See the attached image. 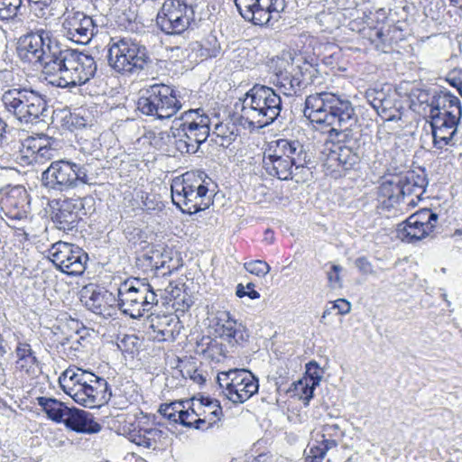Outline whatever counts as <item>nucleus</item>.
<instances>
[{"mask_svg": "<svg viewBox=\"0 0 462 462\" xmlns=\"http://www.w3.org/2000/svg\"><path fill=\"white\" fill-rule=\"evenodd\" d=\"M303 113L312 124L329 127L330 136L334 134L339 142L346 141L358 128V118L352 103L331 92L308 96Z\"/></svg>", "mask_w": 462, "mask_h": 462, "instance_id": "1", "label": "nucleus"}, {"mask_svg": "<svg viewBox=\"0 0 462 462\" xmlns=\"http://www.w3.org/2000/svg\"><path fill=\"white\" fill-rule=\"evenodd\" d=\"M240 106V121L250 129H261L279 116L282 106V98L273 88L255 84L236 105Z\"/></svg>", "mask_w": 462, "mask_h": 462, "instance_id": "2", "label": "nucleus"}, {"mask_svg": "<svg viewBox=\"0 0 462 462\" xmlns=\"http://www.w3.org/2000/svg\"><path fill=\"white\" fill-rule=\"evenodd\" d=\"M48 69L50 83L59 88H70L89 81L96 74L97 63L87 53L60 47Z\"/></svg>", "mask_w": 462, "mask_h": 462, "instance_id": "3", "label": "nucleus"}, {"mask_svg": "<svg viewBox=\"0 0 462 462\" xmlns=\"http://www.w3.org/2000/svg\"><path fill=\"white\" fill-rule=\"evenodd\" d=\"M211 180L204 171H187L172 180L171 199L182 212L189 215L205 210L212 204L208 186Z\"/></svg>", "mask_w": 462, "mask_h": 462, "instance_id": "4", "label": "nucleus"}, {"mask_svg": "<svg viewBox=\"0 0 462 462\" xmlns=\"http://www.w3.org/2000/svg\"><path fill=\"white\" fill-rule=\"evenodd\" d=\"M62 390L79 404L86 402L106 403L111 392L106 379L76 366H69L59 377Z\"/></svg>", "mask_w": 462, "mask_h": 462, "instance_id": "5", "label": "nucleus"}, {"mask_svg": "<svg viewBox=\"0 0 462 462\" xmlns=\"http://www.w3.org/2000/svg\"><path fill=\"white\" fill-rule=\"evenodd\" d=\"M171 132L180 153H195L210 134V118L199 108L189 109L174 119Z\"/></svg>", "mask_w": 462, "mask_h": 462, "instance_id": "6", "label": "nucleus"}, {"mask_svg": "<svg viewBox=\"0 0 462 462\" xmlns=\"http://www.w3.org/2000/svg\"><path fill=\"white\" fill-rule=\"evenodd\" d=\"M42 179L47 188L65 192L81 185L93 184L95 177L89 174L88 165L59 160L51 163L42 172Z\"/></svg>", "mask_w": 462, "mask_h": 462, "instance_id": "7", "label": "nucleus"}, {"mask_svg": "<svg viewBox=\"0 0 462 462\" xmlns=\"http://www.w3.org/2000/svg\"><path fill=\"white\" fill-rule=\"evenodd\" d=\"M60 45L51 37V32L40 30L19 38L17 55L24 62L40 64L47 76Z\"/></svg>", "mask_w": 462, "mask_h": 462, "instance_id": "8", "label": "nucleus"}, {"mask_svg": "<svg viewBox=\"0 0 462 462\" xmlns=\"http://www.w3.org/2000/svg\"><path fill=\"white\" fill-rule=\"evenodd\" d=\"M181 107L173 89L164 84L146 88V128H161Z\"/></svg>", "mask_w": 462, "mask_h": 462, "instance_id": "9", "label": "nucleus"}, {"mask_svg": "<svg viewBox=\"0 0 462 462\" xmlns=\"http://www.w3.org/2000/svg\"><path fill=\"white\" fill-rule=\"evenodd\" d=\"M5 110L22 123H32L47 112L46 101L37 92L27 88H12L2 96Z\"/></svg>", "mask_w": 462, "mask_h": 462, "instance_id": "10", "label": "nucleus"}, {"mask_svg": "<svg viewBox=\"0 0 462 462\" xmlns=\"http://www.w3.org/2000/svg\"><path fill=\"white\" fill-rule=\"evenodd\" d=\"M425 179L414 176L406 177L403 181L393 183V181L383 182L379 188V199L383 209L402 212L404 208L402 205H415L412 196L420 199L424 192Z\"/></svg>", "mask_w": 462, "mask_h": 462, "instance_id": "11", "label": "nucleus"}, {"mask_svg": "<svg viewBox=\"0 0 462 462\" xmlns=\"http://www.w3.org/2000/svg\"><path fill=\"white\" fill-rule=\"evenodd\" d=\"M107 59L115 70L138 75L144 68V48L131 39H112Z\"/></svg>", "mask_w": 462, "mask_h": 462, "instance_id": "12", "label": "nucleus"}, {"mask_svg": "<svg viewBox=\"0 0 462 462\" xmlns=\"http://www.w3.org/2000/svg\"><path fill=\"white\" fill-rule=\"evenodd\" d=\"M224 393L234 404L246 402L258 392V379L248 370L231 369L221 372L217 377Z\"/></svg>", "mask_w": 462, "mask_h": 462, "instance_id": "13", "label": "nucleus"}, {"mask_svg": "<svg viewBox=\"0 0 462 462\" xmlns=\"http://www.w3.org/2000/svg\"><path fill=\"white\" fill-rule=\"evenodd\" d=\"M243 19L254 25H273L284 10L285 0H234Z\"/></svg>", "mask_w": 462, "mask_h": 462, "instance_id": "14", "label": "nucleus"}, {"mask_svg": "<svg viewBox=\"0 0 462 462\" xmlns=\"http://www.w3.org/2000/svg\"><path fill=\"white\" fill-rule=\"evenodd\" d=\"M48 257L58 270L75 276L84 273L88 260V254L80 247L62 241L51 246Z\"/></svg>", "mask_w": 462, "mask_h": 462, "instance_id": "15", "label": "nucleus"}, {"mask_svg": "<svg viewBox=\"0 0 462 462\" xmlns=\"http://www.w3.org/2000/svg\"><path fill=\"white\" fill-rule=\"evenodd\" d=\"M193 9L181 0H165L156 17V23L167 34H180L193 20Z\"/></svg>", "mask_w": 462, "mask_h": 462, "instance_id": "16", "label": "nucleus"}, {"mask_svg": "<svg viewBox=\"0 0 462 462\" xmlns=\"http://www.w3.org/2000/svg\"><path fill=\"white\" fill-rule=\"evenodd\" d=\"M48 417L56 422H63L68 428L81 433H97L101 426L92 415L75 406H42Z\"/></svg>", "mask_w": 462, "mask_h": 462, "instance_id": "17", "label": "nucleus"}, {"mask_svg": "<svg viewBox=\"0 0 462 462\" xmlns=\"http://www.w3.org/2000/svg\"><path fill=\"white\" fill-rule=\"evenodd\" d=\"M63 35L77 43H88L97 32L93 19L79 11H67L63 14Z\"/></svg>", "mask_w": 462, "mask_h": 462, "instance_id": "18", "label": "nucleus"}, {"mask_svg": "<svg viewBox=\"0 0 462 462\" xmlns=\"http://www.w3.org/2000/svg\"><path fill=\"white\" fill-rule=\"evenodd\" d=\"M80 300L88 310L103 317L111 316V309L117 301L112 292L92 284L82 289Z\"/></svg>", "mask_w": 462, "mask_h": 462, "instance_id": "19", "label": "nucleus"}, {"mask_svg": "<svg viewBox=\"0 0 462 462\" xmlns=\"http://www.w3.org/2000/svg\"><path fill=\"white\" fill-rule=\"evenodd\" d=\"M313 68L309 62H297V67L290 72L276 76L277 85L282 88L285 96L296 95L302 85L307 84L308 78L310 79Z\"/></svg>", "mask_w": 462, "mask_h": 462, "instance_id": "20", "label": "nucleus"}, {"mask_svg": "<svg viewBox=\"0 0 462 462\" xmlns=\"http://www.w3.org/2000/svg\"><path fill=\"white\" fill-rule=\"evenodd\" d=\"M430 127L433 137V145L437 149H443L448 145L455 144V136L460 120L444 118L442 116H430Z\"/></svg>", "mask_w": 462, "mask_h": 462, "instance_id": "21", "label": "nucleus"}, {"mask_svg": "<svg viewBox=\"0 0 462 462\" xmlns=\"http://www.w3.org/2000/svg\"><path fill=\"white\" fill-rule=\"evenodd\" d=\"M53 142L51 138L44 134L27 138L23 143L26 156L32 157L31 162L44 164L56 155L57 149L52 146Z\"/></svg>", "mask_w": 462, "mask_h": 462, "instance_id": "22", "label": "nucleus"}, {"mask_svg": "<svg viewBox=\"0 0 462 462\" xmlns=\"http://www.w3.org/2000/svg\"><path fill=\"white\" fill-rule=\"evenodd\" d=\"M119 306L132 319H140L144 312V295L134 286L126 283L118 289Z\"/></svg>", "mask_w": 462, "mask_h": 462, "instance_id": "23", "label": "nucleus"}, {"mask_svg": "<svg viewBox=\"0 0 462 462\" xmlns=\"http://www.w3.org/2000/svg\"><path fill=\"white\" fill-rule=\"evenodd\" d=\"M432 116L460 120L462 107L459 98L449 91H441L432 100L430 116Z\"/></svg>", "mask_w": 462, "mask_h": 462, "instance_id": "24", "label": "nucleus"}, {"mask_svg": "<svg viewBox=\"0 0 462 462\" xmlns=\"http://www.w3.org/2000/svg\"><path fill=\"white\" fill-rule=\"evenodd\" d=\"M303 157H292V159L286 158H274V156H268L263 154V167L265 171L271 175L277 177L279 180H292L293 165L294 163H303Z\"/></svg>", "mask_w": 462, "mask_h": 462, "instance_id": "25", "label": "nucleus"}, {"mask_svg": "<svg viewBox=\"0 0 462 462\" xmlns=\"http://www.w3.org/2000/svg\"><path fill=\"white\" fill-rule=\"evenodd\" d=\"M79 205L69 199L61 201L59 208L53 213L51 219L56 225L57 228L64 231H71L76 228L79 221Z\"/></svg>", "mask_w": 462, "mask_h": 462, "instance_id": "26", "label": "nucleus"}, {"mask_svg": "<svg viewBox=\"0 0 462 462\" xmlns=\"http://www.w3.org/2000/svg\"><path fill=\"white\" fill-rule=\"evenodd\" d=\"M365 97L377 114L386 121H394L399 118L398 110L394 106L393 98L383 90L368 89Z\"/></svg>", "mask_w": 462, "mask_h": 462, "instance_id": "27", "label": "nucleus"}, {"mask_svg": "<svg viewBox=\"0 0 462 462\" xmlns=\"http://www.w3.org/2000/svg\"><path fill=\"white\" fill-rule=\"evenodd\" d=\"M353 131V135L348 137L347 143H351L352 140L356 141V134L360 135L358 131ZM360 159V151L358 147L351 144H345L337 147V150L332 151L329 160L337 162V166L341 167L344 171H348L356 165Z\"/></svg>", "mask_w": 462, "mask_h": 462, "instance_id": "28", "label": "nucleus"}, {"mask_svg": "<svg viewBox=\"0 0 462 462\" xmlns=\"http://www.w3.org/2000/svg\"><path fill=\"white\" fill-rule=\"evenodd\" d=\"M263 154L286 159L303 157V146L296 140L278 139L269 143Z\"/></svg>", "mask_w": 462, "mask_h": 462, "instance_id": "29", "label": "nucleus"}, {"mask_svg": "<svg viewBox=\"0 0 462 462\" xmlns=\"http://www.w3.org/2000/svg\"><path fill=\"white\" fill-rule=\"evenodd\" d=\"M15 368L27 374H35L39 369V361L30 344L18 342L15 350Z\"/></svg>", "mask_w": 462, "mask_h": 462, "instance_id": "30", "label": "nucleus"}, {"mask_svg": "<svg viewBox=\"0 0 462 462\" xmlns=\"http://www.w3.org/2000/svg\"><path fill=\"white\" fill-rule=\"evenodd\" d=\"M3 203L9 209L11 217L22 219L26 214L27 192L21 187H15L10 190Z\"/></svg>", "mask_w": 462, "mask_h": 462, "instance_id": "31", "label": "nucleus"}, {"mask_svg": "<svg viewBox=\"0 0 462 462\" xmlns=\"http://www.w3.org/2000/svg\"><path fill=\"white\" fill-rule=\"evenodd\" d=\"M432 232L423 226H419L418 223H410V217L405 222L399 226L397 229L398 237L406 243H412L421 240L430 236Z\"/></svg>", "mask_w": 462, "mask_h": 462, "instance_id": "32", "label": "nucleus"}, {"mask_svg": "<svg viewBox=\"0 0 462 462\" xmlns=\"http://www.w3.org/2000/svg\"><path fill=\"white\" fill-rule=\"evenodd\" d=\"M117 346L131 358L142 363L143 338L135 334L125 335L117 343Z\"/></svg>", "mask_w": 462, "mask_h": 462, "instance_id": "33", "label": "nucleus"}, {"mask_svg": "<svg viewBox=\"0 0 462 462\" xmlns=\"http://www.w3.org/2000/svg\"><path fill=\"white\" fill-rule=\"evenodd\" d=\"M237 128L231 121L221 122L215 125L212 136L214 142L223 147H227L237 136Z\"/></svg>", "mask_w": 462, "mask_h": 462, "instance_id": "34", "label": "nucleus"}, {"mask_svg": "<svg viewBox=\"0 0 462 462\" xmlns=\"http://www.w3.org/2000/svg\"><path fill=\"white\" fill-rule=\"evenodd\" d=\"M306 62L301 57H292L291 53H282L271 59L269 62L270 69L274 73L275 77L286 72H290L297 67V62Z\"/></svg>", "mask_w": 462, "mask_h": 462, "instance_id": "35", "label": "nucleus"}, {"mask_svg": "<svg viewBox=\"0 0 462 462\" xmlns=\"http://www.w3.org/2000/svg\"><path fill=\"white\" fill-rule=\"evenodd\" d=\"M218 333L221 337L227 340L230 344H238L245 340L244 328L235 319L223 325V328Z\"/></svg>", "mask_w": 462, "mask_h": 462, "instance_id": "36", "label": "nucleus"}, {"mask_svg": "<svg viewBox=\"0 0 462 462\" xmlns=\"http://www.w3.org/2000/svg\"><path fill=\"white\" fill-rule=\"evenodd\" d=\"M328 446L322 443V440H316L315 443L309 445V451L307 452L304 462H322L327 452L335 448L333 441H328Z\"/></svg>", "mask_w": 462, "mask_h": 462, "instance_id": "37", "label": "nucleus"}, {"mask_svg": "<svg viewBox=\"0 0 462 462\" xmlns=\"http://www.w3.org/2000/svg\"><path fill=\"white\" fill-rule=\"evenodd\" d=\"M410 217V223H418L419 226L433 232L438 223L439 216L429 208L419 210Z\"/></svg>", "mask_w": 462, "mask_h": 462, "instance_id": "38", "label": "nucleus"}, {"mask_svg": "<svg viewBox=\"0 0 462 462\" xmlns=\"http://www.w3.org/2000/svg\"><path fill=\"white\" fill-rule=\"evenodd\" d=\"M220 45L216 36L208 35L202 40L200 43L201 57L211 58L216 57L219 52Z\"/></svg>", "mask_w": 462, "mask_h": 462, "instance_id": "39", "label": "nucleus"}, {"mask_svg": "<svg viewBox=\"0 0 462 462\" xmlns=\"http://www.w3.org/2000/svg\"><path fill=\"white\" fill-rule=\"evenodd\" d=\"M161 128H155L156 131L146 129V141L156 150H161L166 144V139L169 137L167 133Z\"/></svg>", "mask_w": 462, "mask_h": 462, "instance_id": "40", "label": "nucleus"}, {"mask_svg": "<svg viewBox=\"0 0 462 462\" xmlns=\"http://www.w3.org/2000/svg\"><path fill=\"white\" fill-rule=\"evenodd\" d=\"M22 0H0V19L8 20L17 14Z\"/></svg>", "mask_w": 462, "mask_h": 462, "instance_id": "41", "label": "nucleus"}, {"mask_svg": "<svg viewBox=\"0 0 462 462\" xmlns=\"http://www.w3.org/2000/svg\"><path fill=\"white\" fill-rule=\"evenodd\" d=\"M314 386L311 385L305 379L299 380L294 383L293 394L299 398V400L304 401L308 403L313 395Z\"/></svg>", "mask_w": 462, "mask_h": 462, "instance_id": "42", "label": "nucleus"}, {"mask_svg": "<svg viewBox=\"0 0 462 462\" xmlns=\"http://www.w3.org/2000/svg\"><path fill=\"white\" fill-rule=\"evenodd\" d=\"M342 437V431L340 428L336 424H327L322 428V434L320 436V439L322 443H326L328 446V441H333L335 443V448L338 445V440Z\"/></svg>", "mask_w": 462, "mask_h": 462, "instance_id": "43", "label": "nucleus"}, {"mask_svg": "<svg viewBox=\"0 0 462 462\" xmlns=\"http://www.w3.org/2000/svg\"><path fill=\"white\" fill-rule=\"evenodd\" d=\"M303 163H294L293 165V175L292 179H295L296 182L305 181L311 175L310 167L307 165V154L303 151Z\"/></svg>", "mask_w": 462, "mask_h": 462, "instance_id": "44", "label": "nucleus"}, {"mask_svg": "<svg viewBox=\"0 0 462 462\" xmlns=\"http://www.w3.org/2000/svg\"><path fill=\"white\" fill-rule=\"evenodd\" d=\"M245 270L258 277H264L270 272L269 264L261 260H254L244 264Z\"/></svg>", "mask_w": 462, "mask_h": 462, "instance_id": "45", "label": "nucleus"}, {"mask_svg": "<svg viewBox=\"0 0 462 462\" xmlns=\"http://www.w3.org/2000/svg\"><path fill=\"white\" fill-rule=\"evenodd\" d=\"M180 423L184 426L188 427H194L196 429H201L203 425L206 424L205 420H202L200 418H198V415L194 413V411L192 410V413H189L188 411H180L179 415Z\"/></svg>", "mask_w": 462, "mask_h": 462, "instance_id": "46", "label": "nucleus"}, {"mask_svg": "<svg viewBox=\"0 0 462 462\" xmlns=\"http://www.w3.org/2000/svg\"><path fill=\"white\" fill-rule=\"evenodd\" d=\"M202 353L207 358L219 362L222 356V345L217 340L209 339L207 348L203 349Z\"/></svg>", "mask_w": 462, "mask_h": 462, "instance_id": "47", "label": "nucleus"}, {"mask_svg": "<svg viewBox=\"0 0 462 462\" xmlns=\"http://www.w3.org/2000/svg\"><path fill=\"white\" fill-rule=\"evenodd\" d=\"M307 374L309 376L304 379L314 387L321 381L322 372L316 362H310L307 365Z\"/></svg>", "mask_w": 462, "mask_h": 462, "instance_id": "48", "label": "nucleus"}, {"mask_svg": "<svg viewBox=\"0 0 462 462\" xmlns=\"http://www.w3.org/2000/svg\"><path fill=\"white\" fill-rule=\"evenodd\" d=\"M165 439L166 437L161 430L155 429L146 430V448H152L153 450L159 448L156 445V441L162 442V440Z\"/></svg>", "mask_w": 462, "mask_h": 462, "instance_id": "49", "label": "nucleus"}, {"mask_svg": "<svg viewBox=\"0 0 462 462\" xmlns=\"http://www.w3.org/2000/svg\"><path fill=\"white\" fill-rule=\"evenodd\" d=\"M342 271V267L338 264H332L330 270L328 271L327 276L328 280L329 286L332 289L340 288L342 286L340 272Z\"/></svg>", "mask_w": 462, "mask_h": 462, "instance_id": "50", "label": "nucleus"}, {"mask_svg": "<svg viewBox=\"0 0 462 462\" xmlns=\"http://www.w3.org/2000/svg\"><path fill=\"white\" fill-rule=\"evenodd\" d=\"M254 288V284L252 282L247 283L246 286H244L242 283H239L236 286V294L239 298L247 296L252 300L259 299L260 293L258 291H256Z\"/></svg>", "mask_w": 462, "mask_h": 462, "instance_id": "51", "label": "nucleus"}, {"mask_svg": "<svg viewBox=\"0 0 462 462\" xmlns=\"http://www.w3.org/2000/svg\"><path fill=\"white\" fill-rule=\"evenodd\" d=\"M150 322L149 330H146V336L149 337L150 339L161 342L163 341L164 338V332L162 329L155 330L154 325H153V318L152 314L146 317V323Z\"/></svg>", "mask_w": 462, "mask_h": 462, "instance_id": "52", "label": "nucleus"}, {"mask_svg": "<svg viewBox=\"0 0 462 462\" xmlns=\"http://www.w3.org/2000/svg\"><path fill=\"white\" fill-rule=\"evenodd\" d=\"M301 406H287L285 413L288 420L292 423H300L304 419V414L301 411Z\"/></svg>", "mask_w": 462, "mask_h": 462, "instance_id": "53", "label": "nucleus"}, {"mask_svg": "<svg viewBox=\"0 0 462 462\" xmlns=\"http://www.w3.org/2000/svg\"><path fill=\"white\" fill-rule=\"evenodd\" d=\"M331 309L337 310L339 315H346L351 310V303L345 299H337L331 302Z\"/></svg>", "mask_w": 462, "mask_h": 462, "instance_id": "54", "label": "nucleus"}, {"mask_svg": "<svg viewBox=\"0 0 462 462\" xmlns=\"http://www.w3.org/2000/svg\"><path fill=\"white\" fill-rule=\"evenodd\" d=\"M164 208V204L162 200L150 199L146 197V216L151 214V211H155V215L161 217L159 213Z\"/></svg>", "mask_w": 462, "mask_h": 462, "instance_id": "55", "label": "nucleus"}, {"mask_svg": "<svg viewBox=\"0 0 462 462\" xmlns=\"http://www.w3.org/2000/svg\"><path fill=\"white\" fill-rule=\"evenodd\" d=\"M159 248L155 249V250H151L149 253H152V255H147L146 254V266H150L152 269L155 268V269H159L160 266H159V263L158 262H155L153 263V260L155 258H159L160 256H162V250L163 249L162 246L161 245H158ZM163 266V262H161V267Z\"/></svg>", "mask_w": 462, "mask_h": 462, "instance_id": "56", "label": "nucleus"}, {"mask_svg": "<svg viewBox=\"0 0 462 462\" xmlns=\"http://www.w3.org/2000/svg\"><path fill=\"white\" fill-rule=\"evenodd\" d=\"M217 326L218 327L217 331L219 332L223 328V325L229 323L234 319L231 318L230 313L226 310H220L217 312L216 316Z\"/></svg>", "mask_w": 462, "mask_h": 462, "instance_id": "57", "label": "nucleus"}, {"mask_svg": "<svg viewBox=\"0 0 462 462\" xmlns=\"http://www.w3.org/2000/svg\"><path fill=\"white\" fill-rule=\"evenodd\" d=\"M189 378L196 383L201 385L206 382V376L203 372L199 369L187 370Z\"/></svg>", "mask_w": 462, "mask_h": 462, "instance_id": "58", "label": "nucleus"}, {"mask_svg": "<svg viewBox=\"0 0 462 462\" xmlns=\"http://www.w3.org/2000/svg\"><path fill=\"white\" fill-rule=\"evenodd\" d=\"M157 305L158 304V299L157 294L154 291L152 286L146 282V305Z\"/></svg>", "mask_w": 462, "mask_h": 462, "instance_id": "59", "label": "nucleus"}, {"mask_svg": "<svg viewBox=\"0 0 462 462\" xmlns=\"http://www.w3.org/2000/svg\"><path fill=\"white\" fill-rule=\"evenodd\" d=\"M356 265L364 273H370L372 272L371 263L364 257L356 259Z\"/></svg>", "mask_w": 462, "mask_h": 462, "instance_id": "60", "label": "nucleus"}, {"mask_svg": "<svg viewBox=\"0 0 462 462\" xmlns=\"http://www.w3.org/2000/svg\"><path fill=\"white\" fill-rule=\"evenodd\" d=\"M129 440L141 446L144 443V436L140 433H136L135 430H132L129 432Z\"/></svg>", "mask_w": 462, "mask_h": 462, "instance_id": "61", "label": "nucleus"}, {"mask_svg": "<svg viewBox=\"0 0 462 462\" xmlns=\"http://www.w3.org/2000/svg\"><path fill=\"white\" fill-rule=\"evenodd\" d=\"M37 400H38V404H40V405L50 404V403L51 404H65L62 402H59L55 399L46 398V397H37Z\"/></svg>", "mask_w": 462, "mask_h": 462, "instance_id": "62", "label": "nucleus"}, {"mask_svg": "<svg viewBox=\"0 0 462 462\" xmlns=\"http://www.w3.org/2000/svg\"><path fill=\"white\" fill-rule=\"evenodd\" d=\"M199 398H198L197 396H193L191 398V401H195V400H198L200 402V404H207V405H209V404H213V401L210 400L209 398L208 397H204L203 395L201 394H199Z\"/></svg>", "mask_w": 462, "mask_h": 462, "instance_id": "63", "label": "nucleus"}, {"mask_svg": "<svg viewBox=\"0 0 462 462\" xmlns=\"http://www.w3.org/2000/svg\"><path fill=\"white\" fill-rule=\"evenodd\" d=\"M252 462H271V459L267 454H260L255 457Z\"/></svg>", "mask_w": 462, "mask_h": 462, "instance_id": "64", "label": "nucleus"}]
</instances>
